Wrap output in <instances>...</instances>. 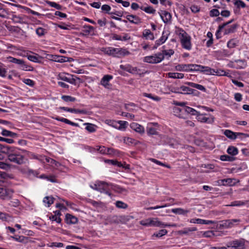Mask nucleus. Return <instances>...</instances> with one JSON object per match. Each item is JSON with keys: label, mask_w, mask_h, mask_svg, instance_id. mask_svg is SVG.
Masks as SVG:
<instances>
[{"label": "nucleus", "mask_w": 249, "mask_h": 249, "mask_svg": "<svg viewBox=\"0 0 249 249\" xmlns=\"http://www.w3.org/2000/svg\"><path fill=\"white\" fill-rule=\"evenodd\" d=\"M143 61L144 62L151 63V64H157L158 63L157 60V57L155 55L147 56L144 57Z\"/></svg>", "instance_id": "5701e85b"}, {"label": "nucleus", "mask_w": 249, "mask_h": 249, "mask_svg": "<svg viewBox=\"0 0 249 249\" xmlns=\"http://www.w3.org/2000/svg\"><path fill=\"white\" fill-rule=\"evenodd\" d=\"M151 222L150 223V226L160 227L161 225H163V223H162L161 222L157 220H154L151 218Z\"/></svg>", "instance_id": "69168bd1"}, {"label": "nucleus", "mask_w": 249, "mask_h": 249, "mask_svg": "<svg viewBox=\"0 0 249 249\" xmlns=\"http://www.w3.org/2000/svg\"><path fill=\"white\" fill-rule=\"evenodd\" d=\"M22 70L26 71H34V68L30 65H28L24 62V64L21 66V69Z\"/></svg>", "instance_id": "6e6d98bb"}, {"label": "nucleus", "mask_w": 249, "mask_h": 249, "mask_svg": "<svg viewBox=\"0 0 249 249\" xmlns=\"http://www.w3.org/2000/svg\"><path fill=\"white\" fill-rule=\"evenodd\" d=\"M54 198L53 197L45 196L43 199V202L48 204V207H50L54 202Z\"/></svg>", "instance_id": "09e8293b"}, {"label": "nucleus", "mask_w": 249, "mask_h": 249, "mask_svg": "<svg viewBox=\"0 0 249 249\" xmlns=\"http://www.w3.org/2000/svg\"><path fill=\"white\" fill-rule=\"evenodd\" d=\"M180 90H182L181 94H190L191 92V89L189 87H186L184 86H182L180 87Z\"/></svg>", "instance_id": "3c124183"}, {"label": "nucleus", "mask_w": 249, "mask_h": 249, "mask_svg": "<svg viewBox=\"0 0 249 249\" xmlns=\"http://www.w3.org/2000/svg\"><path fill=\"white\" fill-rule=\"evenodd\" d=\"M223 134L229 139L231 140H235L239 136H243L244 138L249 137V134L241 133V132H234L230 130L226 129L224 130Z\"/></svg>", "instance_id": "39448f33"}, {"label": "nucleus", "mask_w": 249, "mask_h": 249, "mask_svg": "<svg viewBox=\"0 0 249 249\" xmlns=\"http://www.w3.org/2000/svg\"><path fill=\"white\" fill-rule=\"evenodd\" d=\"M115 204L116 206L118 208L126 209L128 207V205L127 204L121 201H116Z\"/></svg>", "instance_id": "603ef678"}, {"label": "nucleus", "mask_w": 249, "mask_h": 249, "mask_svg": "<svg viewBox=\"0 0 249 249\" xmlns=\"http://www.w3.org/2000/svg\"><path fill=\"white\" fill-rule=\"evenodd\" d=\"M196 119L198 121L201 123H205L207 124H212L214 122V118L213 116L209 118L204 116L201 114L200 112L198 113L196 116Z\"/></svg>", "instance_id": "6e6552de"}, {"label": "nucleus", "mask_w": 249, "mask_h": 249, "mask_svg": "<svg viewBox=\"0 0 249 249\" xmlns=\"http://www.w3.org/2000/svg\"><path fill=\"white\" fill-rule=\"evenodd\" d=\"M236 46V43L235 42L234 39L230 40L227 43V46L229 48H234Z\"/></svg>", "instance_id": "774afa93"}, {"label": "nucleus", "mask_w": 249, "mask_h": 249, "mask_svg": "<svg viewBox=\"0 0 249 249\" xmlns=\"http://www.w3.org/2000/svg\"><path fill=\"white\" fill-rule=\"evenodd\" d=\"M186 85H187L192 88L197 89L206 92V88L202 85H199L198 84H196L193 82H187L185 83Z\"/></svg>", "instance_id": "6ab92c4d"}, {"label": "nucleus", "mask_w": 249, "mask_h": 249, "mask_svg": "<svg viewBox=\"0 0 249 249\" xmlns=\"http://www.w3.org/2000/svg\"><path fill=\"white\" fill-rule=\"evenodd\" d=\"M101 184L102 185H107L110 186L112 190L117 193H123L124 192H127V190L125 188H122L118 185H115L112 183H108L104 181L101 182Z\"/></svg>", "instance_id": "423d86ee"}, {"label": "nucleus", "mask_w": 249, "mask_h": 249, "mask_svg": "<svg viewBox=\"0 0 249 249\" xmlns=\"http://www.w3.org/2000/svg\"><path fill=\"white\" fill-rule=\"evenodd\" d=\"M125 18L130 22L135 24H139L141 22V18L136 15H127Z\"/></svg>", "instance_id": "f8f14e48"}, {"label": "nucleus", "mask_w": 249, "mask_h": 249, "mask_svg": "<svg viewBox=\"0 0 249 249\" xmlns=\"http://www.w3.org/2000/svg\"><path fill=\"white\" fill-rule=\"evenodd\" d=\"M238 27V24H234L230 26L229 28H226L224 30V35H227L233 33L236 31Z\"/></svg>", "instance_id": "412c9836"}, {"label": "nucleus", "mask_w": 249, "mask_h": 249, "mask_svg": "<svg viewBox=\"0 0 249 249\" xmlns=\"http://www.w3.org/2000/svg\"><path fill=\"white\" fill-rule=\"evenodd\" d=\"M227 152L230 155L234 157L236 156L238 153V150L237 147H234L233 146H230L227 149Z\"/></svg>", "instance_id": "b1692460"}, {"label": "nucleus", "mask_w": 249, "mask_h": 249, "mask_svg": "<svg viewBox=\"0 0 249 249\" xmlns=\"http://www.w3.org/2000/svg\"><path fill=\"white\" fill-rule=\"evenodd\" d=\"M233 3L236 6V9H234V10L235 13L237 12V10L239 11L241 8H244L246 7V3L241 0H233Z\"/></svg>", "instance_id": "f3484780"}, {"label": "nucleus", "mask_w": 249, "mask_h": 249, "mask_svg": "<svg viewBox=\"0 0 249 249\" xmlns=\"http://www.w3.org/2000/svg\"><path fill=\"white\" fill-rule=\"evenodd\" d=\"M191 69L190 70V71H201L203 66L200 65H197V64H191Z\"/></svg>", "instance_id": "f704fd0d"}, {"label": "nucleus", "mask_w": 249, "mask_h": 249, "mask_svg": "<svg viewBox=\"0 0 249 249\" xmlns=\"http://www.w3.org/2000/svg\"><path fill=\"white\" fill-rule=\"evenodd\" d=\"M29 152L23 149H20L18 147L11 146L9 149L8 160L13 163L18 165H21L25 163V159L24 153H29Z\"/></svg>", "instance_id": "f257e3e1"}, {"label": "nucleus", "mask_w": 249, "mask_h": 249, "mask_svg": "<svg viewBox=\"0 0 249 249\" xmlns=\"http://www.w3.org/2000/svg\"><path fill=\"white\" fill-rule=\"evenodd\" d=\"M14 191L12 189L1 188L0 197L3 199L11 198Z\"/></svg>", "instance_id": "0eeeda50"}, {"label": "nucleus", "mask_w": 249, "mask_h": 249, "mask_svg": "<svg viewBox=\"0 0 249 249\" xmlns=\"http://www.w3.org/2000/svg\"><path fill=\"white\" fill-rule=\"evenodd\" d=\"M66 74H67L68 75H70L68 73H59L58 75V78H57L58 79H60V80H63V81L68 82L70 78L67 77L66 76Z\"/></svg>", "instance_id": "864d4df0"}, {"label": "nucleus", "mask_w": 249, "mask_h": 249, "mask_svg": "<svg viewBox=\"0 0 249 249\" xmlns=\"http://www.w3.org/2000/svg\"><path fill=\"white\" fill-rule=\"evenodd\" d=\"M144 11L148 14H155L156 10L153 9L152 6H149L144 8Z\"/></svg>", "instance_id": "0e129e2a"}, {"label": "nucleus", "mask_w": 249, "mask_h": 249, "mask_svg": "<svg viewBox=\"0 0 249 249\" xmlns=\"http://www.w3.org/2000/svg\"><path fill=\"white\" fill-rule=\"evenodd\" d=\"M1 134L3 136L10 137L13 139H17L19 137V135L17 133L13 132L5 129H2Z\"/></svg>", "instance_id": "2eb2a0df"}, {"label": "nucleus", "mask_w": 249, "mask_h": 249, "mask_svg": "<svg viewBox=\"0 0 249 249\" xmlns=\"http://www.w3.org/2000/svg\"><path fill=\"white\" fill-rule=\"evenodd\" d=\"M118 124L117 129L121 130L126 128L128 125V123L126 121H118Z\"/></svg>", "instance_id": "a18cd8bd"}, {"label": "nucleus", "mask_w": 249, "mask_h": 249, "mask_svg": "<svg viewBox=\"0 0 249 249\" xmlns=\"http://www.w3.org/2000/svg\"><path fill=\"white\" fill-rule=\"evenodd\" d=\"M100 51L103 52L105 54L118 58L128 55L130 53L126 49L123 48H116L111 47H102L100 49Z\"/></svg>", "instance_id": "f03ea898"}, {"label": "nucleus", "mask_w": 249, "mask_h": 249, "mask_svg": "<svg viewBox=\"0 0 249 249\" xmlns=\"http://www.w3.org/2000/svg\"><path fill=\"white\" fill-rule=\"evenodd\" d=\"M54 119L57 121L65 123V124L71 125L72 126H76V127L79 126V125L78 124L72 122L69 120L68 119L64 118L56 117Z\"/></svg>", "instance_id": "a211bd4d"}, {"label": "nucleus", "mask_w": 249, "mask_h": 249, "mask_svg": "<svg viewBox=\"0 0 249 249\" xmlns=\"http://www.w3.org/2000/svg\"><path fill=\"white\" fill-rule=\"evenodd\" d=\"M61 99L66 102H74L76 101V98L70 95H62Z\"/></svg>", "instance_id": "37998d69"}, {"label": "nucleus", "mask_w": 249, "mask_h": 249, "mask_svg": "<svg viewBox=\"0 0 249 249\" xmlns=\"http://www.w3.org/2000/svg\"><path fill=\"white\" fill-rule=\"evenodd\" d=\"M219 14V11L217 9H213L210 11V16L211 17H218Z\"/></svg>", "instance_id": "052dcab7"}, {"label": "nucleus", "mask_w": 249, "mask_h": 249, "mask_svg": "<svg viewBox=\"0 0 249 249\" xmlns=\"http://www.w3.org/2000/svg\"><path fill=\"white\" fill-rule=\"evenodd\" d=\"M84 125H86L85 129L89 132L93 133L96 131V125L87 123L84 124Z\"/></svg>", "instance_id": "cd10ccee"}, {"label": "nucleus", "mask_w": 249, "mask_h": 249, "mask_svg": "<svg viewBox=\"0 0 249 249\" xmlns=\"http://www.w3.org/2000/svg\"><path fill=\"white\" fill-rule=\"evenodd\" d=\"M246 204V203L243 201H234L231 203V205L230 206H240L245 205Z\"/></svg>", "instance_id": "e2e57ef3"}, {"label": "nucleus", "mask_w": 249, "mask_h": 249, "mask_svg": "<svg viewBox=\"0 0 249 249\" xmlns=\"http://www.w3.org/2000/svg\"><path fill=\"white\" fill-rule=\"evenodd\" d=\"M93 189L97 190L98 191H99L101 193H104L110 196H111V193L110 192H109L108 191L106 190L104 188H100L99 187H96V188H93Z\"/></svg>", "instance_id": "bf43d9fd"}, {"label": "nucleus", "mask_w": 249, "mask_h": 249, "mask_svg": "<svg viewBox=\"0 0 249 249\" xmlns=\"http://www.w3.org/2000/svg\"><path fill=\"white\" fill-rule=\"evenodd\" d=\"M196 230L197 229L196 227L189 228L184 229L183 230L179 231L178 232L180 234H187L189 232L194 231Z\"/></svg>", "instance_id": "de8ad7c7"}, {"label": "nucleus", "mask_w": 249, "mask_h": 249, "mask_svg": "<svg viewBox=\"0 0 249 249\" xmlns=\"http://www.w3.org/2000/svg\"><path fill=\"white\" fill-rule=\"evenodd\" d=\"M171 211L176 214L185 215L189 212V210H185L182 208H175L172 209Z\"/></svg>", "instance_id": "a878e982"}, {"label": "nucleus", "mask_w": 249, "mask_h": 249, "mask_svg": "<svg viewBox=\"0 0 249 249\" xmlns=\"http://www.w3.org/2000/svg\"><path fill=\"white\" fill-rule=\"evenodd\" d=\"M130 127L131 129L139 133H143L144 132V127L142 125L136 123H131L130 124Z\"/></svg>", "instance_id": "ddd939ff"}, {"label": "nucleus", "mask_w": 249, "mask_h": 249, "mask_svg": "<svg viewBox=\"0 0 249 249\" xmlns=\"http://www.w3.org/2000/svg\"><path fill=\"white\" fill-rule=\"evenodd\" d=\"M45 2L48 5H50L52 7L55 8L57 10L62 9V6L60 4L56 3V2L50 1L49 0H46Z\"/></svg>", "instance_id": "ea45409f"}, {"label": "nucleus", "mask_w": 249, "mask_h": 249, "mask_svg": "<svg viewBox=\"0 0 249 249\" xmlns=\"http://www.w3.org/2000/svg\"><path fill=\"white\" fill-rule=\"evenodd\" d=\"M151 160L156 163L158 165H161V166H164V167H167V168H171V166L168 165V164H166L165 163H162L161 162H160V161L156 160V159H151Z\"/></svg>", "instance_id": "13d9d810"}, {"label": "nucleus", "mask_w": 249, "mask_h": 249, "mask_svg": "<svg viewBox=\"0 0 249 249\" xmlns=\"http://www.w3.org/2000/svg\"><path fill=\"white\" fill-rule=\"evenodd\" d=\"M83 28L84 29L83 30V32H84L85 35H89L90 32L93 31L94 29L93 26L89 25H84L83 26Z\"/></svg>", "instance_id": "c9c22d12"}, {"label": "nucleus", "mask_w": 249, "mask_h": 249, "mask_svg": "<svg viewBox=\"0 0 249 249\" xmlns=\"http://www.w3.org/2000/svg\"><path fill=\"white\" fill-rule=\"evenodd\" d=\"M120 68L125 71H126L129 73H134L137 71V67H132L130 65L127 64L125 65H121Z\"/></svg>", "instance_id": "dca6fc26"}, {"label": "nucleus", "mask_w": 249, "mask_h": 249, "mask_svg": "<svg viewBox=\"0 0 249 249\" xmlns=\"http://www.w3.org/2000/svg\"><path fill=\"white\" fill-rule=\"evenodd\" d=\"M105 123L109 126H112L115 128L118 127V121L112 120L107 119L105 121Z\"/></svg>", "instance_id": "49530a36"}, {"label": "nucleus", "mask_w": 249, "mask_h": 249, "mask_svg": "<svg viewBox=\"0 0 249 249\" xmlns=\"http://www.w3.org/2000/svg\"><path fill=\"white\" fill-rule=\"evenodd\" d=\"M240 220L237 219H228L225 221L224 224L227 228H231L233 226L234 223H237Z\"/></svg>", "instance_id": "72a5a7b5"}, {"label": "nucleus", "mask_w": 249, "mask_h": 249, "mask_svg": "<svg viewBox=\"0 0 249 249\" xmlns=\"http://www.w3.org/2000/svg\"><path fill=\"white\" fill-rule=\"evenodd\" d=\"M167 233V231L165 229H162L160 230L159 231L155 232L153 236H155L157 237H161L162 236L166 234Z\"/></svg>", "instance_id": "c03bdc74"}, {"label": "nucleus", "mask_w": 249, "mask_h": 249, "mask_svg": "<svg viewBox=\"0 0 249 249\" xmlns=\"http://www.w3.org/2000/svg\"><path fill=\"white\" fill-rule=\"evenodd\" d=\"M191 64H178L176 66V70L178 71H189L191 69Z\"/></svg>", "instance_id": "aec40b11"}, {"label": "nucleus", "mask_w": 249, "mask_h": 249, "mask_svg": "<svg viewBox=\"0 0 249 249\" xmlns=\"http://www.w3.org/2000/svg\"><path fill=\"white\" fill-rule=\"evenodd\" d=\"M120 152L117 149H115L113 148H107V155L118 156L120 154Z\"/></svg>", "instance_id": "a19ab883"}, {"label": "nucleus", "mask_w": 249, "mask_h": 249, "mask_svg": "<svg viewBox=\"0 0 249 249\" xmlns=\"http://www.w3.org/2000/svg\"><path fill=\"white\" fill-rule=\"evenodd\" d=\"M173 112L176 114V115L180 117L181 113L184 112V107L182 108H180L178 107H174L173 108Z\"/></svg>", "instance_id": "8fccbe9b"}, {"label": "nucleus", "mask_w": 249, "mask_h": 249, "mask_svg": "<svg viewBox=\"0 0 249 249\" xmlns=\"http://www.w3.org/2000/svg\"><path fill=\"white\" fill-rule=\"evenodd\" d=\"M11 238H12L13 239H14L15 241L21 242V243H25L27 242L28 237H25L24 236H18L15 235L13 236H11Z\"/></svg>", "instance_id": "bb28decb"}, {"label": "nucleus", "mask_w": 249, "mask_h": 249, "mask_svg": "<svg viewBox=\"0 0 249 249\" xmlns=\"http://www.w3.org/2000/svg\"><path fill=\"white\" fill-rule=\"evenodd\" d=\"M70 75L71 76L72 78H69V81L68 82V83L73 84V85H77L78 84L77 82V80L79 81V83L82 82L81 79L80 78H79L76 76L71 75V74Z\"/></svg>", "instance_id": "473e14b6"}, {"label": "nucleus", "mask_w": 249, "mask_h": 249, "mask_svg": "<svg viewBox=\"0 0 249 249\" xmlns=\"http://www.w3.org/2000/svg\"><path fill=\"white\" fill-rule=\"evenodd\" d=\"M64 56L57 55H53L52 54H46V56L45 58L50 60H52L53 61L63 63V62L60 61V60H62Z\"/></svg>", "instance_id": "9b49d317"}, {"label": "nucleus", "mask_w": 249, "mask_h": 249, "mask_svg": "<svg viewBox=\"0 0 249 249\" xmlns=\"http://www.w3.org/2000/svg\"><path fill=\"white\" fill-rule=\"evenodd\" d=\"M147 133L149 135L158 134V132L157 131L156 129L154 127H147Z\"/></svg>", "instance_id": "4d7b16f0"}, {"label": "nucleus", "mask_w": 249, "mask_h": 249, "mask_svg": "<svg viewBox=\"0 0 249 249\" xmlns=\"http://www.w3.org/2000/svg\"><path fill=\"white\" fill-rule=\"evenodd\" d=\"M45 29L41 27H38L36 29V33L39 36H42L45 35Z\"/></svg>", "instance_id": "680f3d73"}, {"label": "nucleus", "mask_w": 249, "mask_h": 249, "mask_svg": "<svg viewBox=\"0 0 249 249\" xmlns=\"http://www.w3.org/2000/svg\"><path fill=\"white\" fill-rule=\"evenodd\" d=\"M124 142L126 143L127 144H134L135 145H136L139 142L138 141L130 137H125L124 139Z\"/></svg>", "instance_id": "4c0bfd02"}, {"label": "nucleus", "mask_w": 249, "mask_h": 249, "mask_svg": "<svg viewBox=\"0 0 249 249\" xmlns=\"http://www.w3.org/2000/svg\"><path fill=\"white\" fill-rule=\"evenodd\" d=\"M181 31L182 33H180L179 35L181 36L180 41L182 47L186 50H190L192 48L191 37L183 29H181Z\"/></svg>", "instance_id": "7ed1b4c3"}, {"label": "nucleus", "mask_w": 249, "mask_h": 249, "mask_svg": "<svg viewBox=\"0 0 249 249\" xmlns=\"http://www.w3.org/2000/svg\"><path fill=\"white\" fill-rule=\"evenodd\" d=\"M112 78L113 76L111 75H105L101 80V84L107 89H110L111 85L109 83V82Z\"/></svg>", "instance_id": "1a4fd4ad"}, {"label": "nucleus", "mask_w": 249, "mask_h": 249, "mask_svg": "<svg viewBox=\"0 0 249 249\" xmlns=\"http://www.w3.org/2000/svg\"><path fill=\"white\" fill-rule=\"evenodd\" d=\"M168 77L172 78L182 79L184 77V74L178 72H169Z\"/></svg>", "instance_id": "2f4dec72"}, {"label": "nucleus", "mask_w": 249, "mask_h": 249, "mask_svg": "<svg viewBox=\"0 0 249 249\" xmlns=\"http://www.w3.org/2000/svg\"><path fill=\"white\" fill-rule=\"evenodd\" d=\"M44 159H45L47 162L51 164L52 165H54L55 167H58L59 165H60V163L59 162L51 158H47L45 157Z\"/></svg>", "instance_id": "58836bf2"}, {"label": "nucleus", "mask_w": 249, "mask_h": 249, "mask_svg": "<svg viewBox=\"0 0 249 249\" xmlns=\"http://www.w3.org/2000/svg\"><path fill=\"white\" fill-rule=\"evenodd\" d=\"M10 147V146L0 143V152L2 155H3V154H7L8 156L9 153Z\"/></svg>", "instance_id": "393cba45"}, {"label": "nucleus", "mask_w": 249, "mask_h": 249, "mask_svg": "<svg viewBox=\"0 0 249 249\" xmlns=\"http://www.w3.org/2000/svg\"><path fill=\"white\" fill-rule=\"evenodd\" d=\"M236 159V158L235 157H232L231 155H223L220 157V160L222 161H233Z\"/></svg>", "instance_id": "c756f323"}, {"label": "nucleus", "mask_w": 249, "mask_h": 249, "mask_svg": "<svg viewBox=\"0 0 249 249\" xmlns=\"http://www.w3.org/2000/svg\"><path fill=\"white\" fill-rule=\"evenodd\" d=\"M184 112H187L188 114H190L191 115H197L199 112L195 110V109L190 107H184Z\"/></svg>", "instance_id": "7c9ffc66"}, {"label": "nucleus", "mask_w": 249, "mask_h": 249, "mask_svg": "<svg viewBox=\"0 0 249 249\" xmlns=\"http://www.w3.org/2000/svg\"><path fill=\"white\" fill-rule=\"evenodd\" d=\"M155 56L157 57V60L158 63L160 62L164 59V54L163 52L162 53H158L155 54Z\"/></svg>", "instance_id": "5fc2aeb1"}, {"label": "nucleus", "mask_w": 249, "mask_h": 249, "mask_svg": "<svg viewBox=\"0 0 249 249\" xmlns=\"http://www.w3.org/2000/svg\"><path fill=\"white\" fill-rule=\"evenodd\" d=\"M215 70L209 67L203 66L201 72L206 74H214Z\"/></svg>", "instance_id": "c85d7f7f"}, {"label": "nucleus", "mask_w": 249, "mask_h": 249, "mask_svg": "<svg viewBox=\"0 0 249 249\" xmlns=\"http://www.w3.org/2000/svg\"><path fill=\"white\" fill-rule=\"evenodd\" d=\"M169 35V31H163L162 33V36L159 40L162 44L164 43L168 38V36Z\"/></svg>", "instance_id": "79ce46f5"}, {"label": "nucleus", "mask_w": 249, "mask_h": 249, "mask_svg": "<svg viewBox=\"0 0 249 249\" xmlns=\"http://www.w3.org/2000/svg\"><path fill=\"white\" fill-rule=\"evenodd\" d=\"M7 58L9 62L19 65L20 69H21L24 62V61L22 59H17L12 56H9Z\"/></svg>", "instance_id": "4be33fe9"}, {"label": "nucleus", "mask_w": 249, "mask_h": 249, "mask_svg": "<svg viewBox=\"0 0 249 249\" xmlns=\"http://www.w3.org/2000/svg\"><path fill=\"white\" fill-rule=\"evenodd\" d=\"M227 249H244L245 241L243 239L235 240L227 244Z\"/></svg>", "instance_id": "20e7f679"}, {"label": "nucleus", "mask_w": 249, "mask_h": 249, "mask_svg": "<svg viewBox=\"0 0 249 249\" xmlns=\"http://www.w3.org/2000/svg\"><path fill=\"white\" fill-rule=\"evenodd\" d=\"M160 16L165 23H167L168 21L171 20L172 18L171 14L166 11H161V14H160Z\"/></svg>", "instance_id": "4468645a"}, {"label": "nucleus", "mask_w": 249, "mask_h": 249, "mask_svg": "<svg viewBox=\"0 0 249 249\" xmlns=\"http://www.w3.org/2000/svg\"><path fill=\"white\" fill-rule=\"evenodd\" d=\"M101 9L102 11H105L106 13L109 15V13H110V12H109V11L111 9V7L109 5L107 4H104L102 5V6L101 7Z\"/></svg>", "instance_id": "338daca9"}, {"label": "nucleus", "mask_w": 249, "mask_h": 249, "mask_svg": "<svg viewBox=\"0 0 249 249\" xmlns=\"http://www.w3.org/2000/svg\"><path fill=\"white\" fill-rule=\"evenodd\" d=\"M142 96L145 97H147L150 98L156 101H160L161 99L160 97L157 96H154L151 93H142Z\"/></svg>", "instance_id": "e433bc0d"}, {"label": "nucleus", "mask_w": 249, "mask_h": 249, "mask_svg": "<svg viewBox=\"0 0 249 249\" xmlns=\"http://www.w3.org/2000/svg\"><path fill=\"white\" fill-rule=\"evenodd\" d=\"M65 222L68 224H74L77 223L78 218L70 213H67L65 218Z\"/></svg>", "instance_id": "9d476101"}]
</instances>
